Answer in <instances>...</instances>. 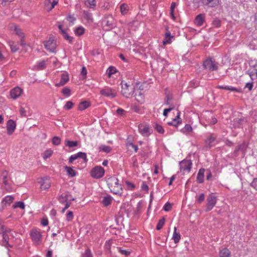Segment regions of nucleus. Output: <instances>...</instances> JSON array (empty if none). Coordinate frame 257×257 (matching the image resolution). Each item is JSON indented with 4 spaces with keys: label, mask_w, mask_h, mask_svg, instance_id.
<instances>
[{
    "label": "nucleus",
    "mask_w": 257,
    "mask_h": 257,
    "mask_svg": "<svg viewBox=\"0 0 257 257\" xmlns=\"http://www.w3.org/2000/svg\"><path fill=\"white\" fill-rule=\"evenodd\" d=\"M172 39L173 38L172 37H168L167 38L166 37H165L164 40H163V44L165 45V44H167L171 43V42H172Z\"/></svg>",
    "instance_id": "e2e57ef3"
},
{
    "label": "nucleus",
    "mask_w": 257,
    "mask_h": 257,
    "mask_svg": "<svg viewBox=\"0 0 257 257\" xmlns=\"http://www.w3.org/2000/svg\"><path fill=\"white\" fill-rule=\"evenodd\" d=\"M99 150L100 151H103L104 152L108 153H110L111 151V148L109 146H106L105 145H101L99 147Z\"/></svg>",
    "instance_id": "7c9ffc66"
},
{
    "label": "nucleus",
    "mask_w": 257,
    "mask_h": 257,
    "mask_svg": "<svg viewBox=\"0 0 257 257\" xmlns=\"http://www.w3.org/2000/svg\"><path fill=\"white\" fill-rule=\"evenodd\" d=\"M100 92L101 94L111 98H113L116 96L114 90L109 87H106L101 90Z\"/></svg>",
    "instance_id": "1a4fd4ad"
},
{
    "label": "nucleus",
    "mask_w": 257,
    "mask_h": 257,
    "mask_svg": "<svg viewBox=\"0 0 257 257\" xmlns=\"http://www.w3.org/2000/svg\"><path fill=\"white\" fill-rule=\"evenodd\" d=\"M192 162L190 160H183L180 163L181 171L189 172L191 169Z\"/></svg>",
    "instance_id": "9b49d317"
},
{
    "label": "nucleus",
    "mask_w": 257,
    "mask_h": 257,
    "mask_svg": "<svg viewBox=\"0 0 257 257\" xmlns=\"http://www.w3.org/2000/svg\"><path fill=\"white\" fill-rule=\"evenodd\" d=\"M83 16L84 18L87 20H88L89 22H92V16L90 13L87 11H84Z\"/></svg>",
    "instance_id": "473e14b6"
},
{
    "label": "nucleus",
    "mask_w": 257,
    "mask_h": 257,
    "mask_svg": "<svg viewBox=\"0 0 257 257\" xmlns=\"http://www.w3.org/2000/svg\"><path fill=\"white\" fill-rule=\"evenodd\" d=\"M230 252L226 248L221 249L219 252V257H230Z\"/></svg>",
    "instance_id": "b1692460"
},
{
    "label": "nucleus",
    "mask_w": 257,
    "mask_h": 257,
    "mask_svg": "<svg viewBox=\"0 0 257 257\" xmlns=\"http://www.w3.org/2000/svg\"><path fill=\"white\" fill-rule=\"evenodd\" d=\"M45 48L50 52H54V50L55 48V44L54 42V40L50 38L49 40L46 42L45 43Z\"/></svg>",
    "instance_id": "2eb2a0df"
},
{
    "label": "nucleus",
    "mask_w": 257,
    "mask_h": 257,
    "mask_svg": "<svg viewBox=\"0 0 257 257\" xmlns=\"http://www.w3.org/2000/svg\"><path fill=\"white\" fill-rule=\"evenodd\" d=\"M85 5H89L91 8H93L96 5L95 0H87L85 2Z\"/></svg>",
    "instance_id": "a18cd8bd"
},
{
    "label": "nucleus",
    "mask_w": 257,
    "mask_h": 257,
    "mask_svg": "<svg viewBox=\"0 0 257 257\" xmlns=\"http://www.w3.org/2000/svg\"><path fill=\"white\" fill-rule=\"evenodd\" d=\"M174 233L172 237V239L174 240L175 243H177L180 241L181 238V235L179 232H177V228L176 227H174Z\"/></svg>",
    "instance_id": "412c9836"
},
{
    "label": "nucleus",
    "mask_w": 257,
    "mask_h": 257,
    "mask_svg": "<svg viewBox=\"0 0 257 257\" xmlns=\"http://www.w3.org/2000/svg\"><path fill=\"white\" fill-rule=\"evenodd\" d=\"M165 222V219L164 217H163L161 219H160L157 225V227H156V229L157 230H160L161 229L162 227L163 226V225H164V223Z\"/></svg>",
    "instance_id": "58836bf2"
},
{
    "label": "nucleus",
    "mask_w": 257,
    "mask_h": 257,
    "mask_svg": "<svg viewBox=\"0 0 257 257\" xmlns=\"http://www.w3.org/2000/svg\"><path fill=\"white\" fill-rule=\"evenodd\" d=\"M138 128L140 133L144 137H148L153 133V130L147 124H140Z\"/></svg>",
    "instance_id": "20e7f679"
},
{
    "label": "nucleus",
    "mask_w": 257,
    "mask_h": 257,
    "mask_svg": "<svg viewBox=\"0 0 257 257\" xmlns=\"http://www.w3.org/2000/svg\"><path fill=\"white\" fill-rule=\"evenodd\" d=\"M104 169L101 166H96L91 171V176L95 179H99L104 174Z\"/></svg>",
    "instance_id": "39448f33"
},
{
    "label": "nucleus",
    "mask_w": 257,
    "mask_h": 257,
    "mask_svg": "<svg viewBox=\"0 0 257 257\" xmlns=\"http://www.w3.org/2000/svg\"><path fill=\"white\" fill-rule=\"evenodd\" d=\"M192 131V128L190 124H187L181 131L184 134H187L188 133L191 132Z\"/></svg>",
    "instance_id": "c9c22d12"
},
{
    "label": "nucleus",
    "mask_w": 257,
    "mask_h": 257,
    "mask_svg": "<svg viewBox=\"0 0 257 257\" xmlns=\"http://www.w3.org/2000/svg\"><path fill=\"white\" fill-rule=\"evenodd\" d=\"M201 2L204 5L210 7H214L219 4V0H201Z\"/></svg>",
    "instance_id": "f3484780"
},
{
    "label": "nucleus",
    "mask_w": 257,
    "mask_h": 257,
    "mask_svg": "<svg viewBox=\"0 0 257 257\" xmlns=\"http://www.w3.org/2000/svg\"><path fill=\"white\" fill-rule=\"evenodd\" d=\"M250 186L257 191V178H254L250 183Z\"/></svg>",
    "instance_id": "4d7b16f0"
},
{
    "label": "nucleus",
    "mask_w": 257,
    "mask_h": 257,
    "mask_svg": "<svg viewBox=\"0 0 257 257\" xmlns=\"http://www.w3.org/2000/svg\"><path fill=\"white\" fill-rule=\"evenodd\" d=\"M65 145L69 148H73L78 145V142L77 141H71L66 140L65 141Z\"/></svg>",
    "instance_id": "c756f323"
},
{
    "label": "nucleus",
    "mask_w": 257,
    "mask_h": 257,
    "mask_svg": "<svg viewBox=\"0 0 257 257\" xmlns=\"http://www.w3.org/2000/svg\"><path fill=\"white\" fill-rule=\"evenodd\" d=\"M120 10L122 15L126 14L128 11V6L127 4H122L120 5Z\"/></svg>",
    "instance_id": "a878e982"
},
{
    "label": "nucleus",
    "mask_w": 257,
    "mask_h": 257,
    "mask_svg": "<svg viewBox=\"0 0 257 257\" xmlns=\"http://www.w3.org/2000/svg\"><path fill=\"white\" fill-rule=\"evenodd\" d=\"M60 142H61V139L60 138L58 137H54L53 139H52V143L54 145H58L60 144Z\"/></svg>",
    "instance_id": "603ef678"
},
{
    "label": "nucleus",
    "mask_w": 257,
    "mask_h": 257,
    "mask_svg": "<svg viewBox=\"0 0 257 257\" xmlns=\"http://www.w3.org/2000/svg\"><path fill=\"white\" fill-rule=\"evenodd\" d=\"M39 183L40 184L41 189H48L51 186V182L49 178L47 177L41 178L39 181Z\"/></svg>",
    "instance_id": "ddd939ff"
},
{
    "label": "nucleus",
    "mask_w": 257,
    "mask_h": 257,
    "mask_svg": "<svg viewBox=\"0 0 257 257\" xmlns=\"http://www.w3.org/2000/svg\"><path fill=\"white\" fill-rule=\"evenodd\" d=\"M16 127V123L12 119H10L7 123V133L9 135L13 134Z\"/></svg>",
    "instance_id": "9d476101"
},
{
    "label": "nucleus",
    "mask_w": 257,
    "mask_h": 257,
    "mask_svg": "<svg viewBox=\"0 0 257 257\" xmlns=\"http://www.w3.org/2000/svg\"><path fill=\"white\" fill-rule=\"evenodd\" d=\"M246 122V120L243 118H235L233 120V125L235 127H238L239 125L242 123V122Z\"/></svg>",
    "instance_id": "c85d7f7f"
},
{
    "label": "nucleus",
    "mask_w": 257,
    "mask_h": 257,
    "mask_svg": "<svg viewBox=\"0 0 257 257\" xmlns=\"http://www.w3.org/2000/svg\"><path fill=\"white\" fill-rule=\"evenodd\" d=\"M14 198L11 196L6 197L3 200V202L5 204H11L14 200Z\"/></svg>",
    "instance_id": "4c0bfd02"
},
{
    "label": "nucleus",
    "mask_w": 257,
    "mask_h": 257,
    "mask_svg": "<svg viewBox=\"0 0 257 257\" xmlns=\"http://www.w3.org/2000/svg\"><path fill=\"white\" fill-rule=\"evenodd\" d=\"M58 0H47L46 2V5L51 4V6L50 10H52L58 4Z\"/></svg>",
    "instance_id": "e433bc0d"
},
{
    "label": "nucleus",
    "mask_w": 257,
    "mask_h": 257,
    "mask_svg": "<svg viewBox=\"0 0 257 257\" xmlns=\"http://www.w3.org/2000/svg\"><path fill=\"white\" fill-rule=\"evenodd\" d=\"M53 151L51 150H46L44 154L43 158L45 160H46L47 158H49L52 154Z\"/></svg>",
    "instance_id": "c03bdc74"
},
{
    "label": "nucleus",
    "mask_w": 257,
    "mask_h": 257,
    "mask_svg": "<svg viewBox=\"0 0 257 257\" xmlns=\"http://www.w3.org/2000/svg\"><path fill=\"white\" fill-rule=\"evenodd\" d=\"M84 257H92V255L90 252V250L89 249H87L86 250L84 254Z\"/></svg>",
    "instance_id": "774afa93"
},
{
    "label": "nucleus",
    "mask_w": 257,
    "mask_h": 257,
    "mask_svg": "<svg viewBox=\"0 0 257 257\" xmlns=\"http://www.w3.org/2000/svg\"><path fill=\"white\" fill-rule=\"evenodd\" d=\"M176 6V3L174 2L172 3L170 7V14L171 17L174 19V11Z\"/></svg>",
    "instance_id": "864d4df0"
},
{
    "label": "nucleus",
    "mask_w": 257,
    "mask_h": 257,
    "mask_svg": "<svg viewBox=\"0 0 257 257\" xmlns=\"http://www.w3.org/2000/svg\"><path fill=\"white\" fill-rule=\"evenodd\" d=\"M69 80L68 74L66 72L63 73L61 75L60 81L55 84V86L57 87H60L63 86Z\"/></svg>",
    "instance_id": "4468645a"
},
{
    "label": "nucleus",
    "mask_w": 257,
    "mask_h": 257,
    "mask_svg": "<svg viewBox=\"0 0 257 257\" xmlns=\"http://www.w3.org/2000/svg\"><path fill=\"white\" fill-rule=\"evenodd\" d=\"M73 218V213L72 211H69L66 214V219L68 221H70Z\"/></svg>",
    "instance_id": "5fc2aeb1"
},
{
    "label": "nucleus",
    "mask_w": 257,
    "mask_h": 257,
    "mask_svg": "<svg viewBox=\"0 0 257 257\" xmlns=\"http://www.w3.org/2000/svg\"><path fill=\"white\" fill-rule=\"evenodd\" d=\"M180 113V112H179L178 113V114H177V118H174L171 122H168V124H169V125H174V126H177L178 124L181 123V121L178 120L179 119H180V117H179Z\"/></svg>",
    "instance_id": "393cba45"
},
{
    "label": "nucleus",
    "mask_w": 257,
    "mask_h": 257,
    "mask_svg": "<svg viewBox=\"0 0 257 257\" xmlns=\"http://www.w3.org/2000/svg\"><path fill=\"white\" fill-rule=\"evenodd\" d=\"M23 90L21 88L16 87L11 90L10 95L13 99H16L20 96Z\"/></svg>",
    "instance_id": "f8f14e48"
},
{
    "label": "nucleus",
    "mask_w": 257,
    "mask_h": 257,
    "mask_svg": "<svg viewBox=\"0 0 257 257\" xmlns=\"http://www.w3.org/2000/svg\"><path fill=\"white\" fill-rule=\"evenodd\" d=\"M121 93L123 96L126 98H128L130 96L133 95L135 92V86L133 84H131L130 82H124L122 81L121 83Z\"/></svg>",
    "instance_id": "f03ea898"
},
{
    "label": "nucleus",
    "mask_w": 257,
    "mask_h": 257,
    "mask_svg": "<svg viewBox=\"0 0 257 257\" xmlns=\"http://www.w3.org/2000/svg\"><path fill=\"white\" fill-rule=\"evenodd\" d=\"M20 112L22 116H26V110L25 108L21 107L20 108Z\"/></svg>",
    "instance_id": "69168bd1"
},
{
    "label": "nucleus",
    "mask_w": 257,
    "mask_h": 257,
    "mask_svg": "<svg viewBox=\"0 0 257 257\" xmlns=\"http://www.w3.org/2000/svg\"><path fill=\"white\" fill-rule=\"evenodd\" d=\"M2 176L3 177V183L5 185H7V183H8V179H7L8 172L6 171H4L3 172Z\"/></svg>",
    "instance_id": "6e6d98bb"
},
{
    "label": "nucleus",
    "mask_w": 257,
    "mask_h": 257,
    "mask_svg": "<svg viewBox=\"0 0 257 257\" xmlns=\"http://www.w3.org/2000/svg\"><path fill=\"white\" fill-rule=\"evenodd\" d=\"M107 185L110 191L117 195H121L122 189L121 185L118 183V180L115 177H111L107 180Z\"/></svg>",
    "instance_id": "f257e3e1"
},
{
    "label": "nucleus",
    "mask_w": 257,
    "mask_h": 257,
    "mask_svg": "<svg viewBox=\"0 0 257 257\" xmlns=\"http://www.w3.org/2000/svg\"><path fill=\"white\" fill-rule=\"evenodd\" d=\"M90 105V103L87 101H84L80 102L78 107V109L79 110H83L88 108Z\"/></svg>",
    "instance_id": "4be33fe9"
},
{
    "label": "nucleus",
    "mask_w": 257,
    "mask_h": 257,
    "mask_svg": "<svg viewBox=\"0 0 257 257\" xmlns=\"http://www.w3.org/2000/svg\"><path fill=\"white\" fill-rule=\"evenodd\" d=\"M172 208V204L169 202H167L164 205L163 209L166 211H169Z\"/></svg>",
    "instance_id": "bf43d9fd"
},
{
    "label": "nucleus",
    "mask_w": 257,
    "mask_h": 257,
    "mask_svg": "<svg viewBox=\"0 0 257 257\" xmlns=\"http://www.w3.org/2000/svg\"><path fill=\"white\" fill-rule=\"evenodd\" d=\"M126 184L127 185V187L128 189L133 190L135 187V185L130 182L126 181Z\"/></svg>",
    "instance_id": "338daca9"
},
{
    "label": "nucleus",
    "mask_w": 257,
    "mask_h": 257,
    "mask_svg": "<svg viewBox=\"0 0 257 257\" xmlns=\"http://www.w3.org/2000/svg\"><path fill=\"white\" fill-rule=\"evenodd\" d=\"M204 21V16L203 14H199L195 18V23L198 26L202 25Z\"/></svg>",
    "instance_id": "aec40b11"
},
{
    "label": "nucleus",
    "mask_w": 257,
    "mask_h": 257,
    "mask_svg": "<svg viewBox=\"0 0 257 257\" xmlns=\"http://www.w3.org/2000/svg\"><path fill=\"white\" fill-rule=\"evenodd\" d=\"M87 70H86V69L85 67H83L82 68V70H81V75L82 76V78L83 79H84L86 78V75H87Z\"/></svg>",
    "instance_id": "052dcab7"
},
{
    "label": "nucleus",
    "mask_w": 257,
    "mask_h": 257,
    "mask_svg": "<svg viewBox=\"0 0 257 257\" xmlns=\"http://www.w3.org/2000/svg\"><path fill=\"white\" fill-rule=\"evenodd\" d=\"M204 169H200L198 173L197 177V181L199 183H202L204 181Z\"/></svg>",
    "instance_id": "6ab92c4d"
},
{
    "label": "nucleus",
    "mask_w": 257,
    "mask_h": 257,
    "mask_svg": "<svg viewBox=\"0 0 257 257\" xmlns=\"http://www.w3.org/2000/svg\"><path fill=\"white\" fill-rule=\"evenodd\" d=\"M62 35L66 40L69 41V43H71L72 42L73 37L70 36L66 31H62Z\"/></svg>",
    "instance_id": "72a5a7b5"
},
{
    "label": "nucleus",
    "mask_w": 257,
    "mask_h": 257,
    "mask_svg": "<svg viewBox=\"0 0 257 257\" xmlns=\"http://www.w3.org/2000/svg\"><path fill=\"white\" fill-rule=\"evenodd\" d=\"M172 99V95H170L169 94H166V97H165V100H164L165 103L167 105H172L171 104H170V101H171V100Z\"/></svg>",
    "instance_id": "37998d69"
},
{
    "label": "nucleus",
    "mask_w": 257,
    "mask_h": 257,
    "mask_svg": "<svg viewBox=\"0 0 257 257\" xmlns=\"http://www.w3.org/2000/svg\"><path fill=\"white\" fill-rule=\"evenodd\" d=\"M85 29L82 27H78L75 31V33L78 36H81L84 33Z\"/></svg>",
    "instance_id": "ea45409f"
},
{
    "label": "nucleus",
    "mask_w": 257,
    "mask_h": 257,
    "mask_svg": "<svg viewBox=\"0 0 257 257\" xmlns=\"http://www.w3.org/2000/svg\"><path fill=\"white\" fill-rule=\"evenodd\" d=\"M25 204H24V202H21V201L16 202L13 205V207L14 208L19 207V208H20L21 209H24L25 208Z\"/></svg>",
    "instance_id": "79ce46f5"
},
{
    "label": "nucleus",
    "mask_w": 257,
    "mask_h": 257,
    "mask_svg": "<svg viewBox=\"0 0 257 257\" xmlns=\"http://www.w3.org/2000/svg\"><path fill=\"white\" fill-rule=\"evenodd\" d=\"M224 89L227 90H230V91H235V92L239 91V90L237 88L232 87V86H225Z\"/></svg>",
    "instance_id": "680f3d73"
},
{
    "label": "nucleus",
    "mask_w": 257,
    "mask_h": 257,
    "mask_svg": "<svg viewBox=\"0 0 257 257\" xmlns=\"http://www.w3.org/2000/svg\"><path fill=\"white\" fill-rule=\"evenodd\" d=\"M76 156L78 158H81L85 162L87 161L86 155L85 153L83 152H79L77 154H76Z\"/></svg>",
    "instance_id": "a19ab883"
},
{
    "label": "nucleus",
    "mask_w": 257,
    "mask_h": 257,
    "mask_svg": "<svg viewBox=\"0 0 257 257\" xmlns=\"http://www.w3.org/2000/svg\"><path fill=\"white\" fill-rule=\"evenodd\" d=\"M135 98L136 100L140 103H143L144 102V95L140 90H138L135 93Z\"/></svg>",
    "instance_id": "a211bd4d"
},
{
    "label": "nucleus",
    "mask_w": 257,
    "mask_h": 257,
    "mask_svg": "<svg viewBox=\"0 0 257 257\" xmlns=\"http://www.w3.org/2000/svg\"><path fill=\"white\" fill-rule=\"evenodd\" d=\"M207 203L206 205L205 211L206 212L210 211L216 203V198L215 196L209 195L207 199Z\"/></svg>",
    "instance_id": "6e6552de"
},
{
    "label": "nucleus",
    "mask_w": 257,
    "mask_h": 257,
    "mask_svg": "<svg viewBox=\"0 0 257 257\" xmlns=\"http://www.w3.org/2000/svg\"><path fill=\"white\" fill-rule=\"evenodd\" d=\"M65 168L69 176L74 177L76 175L75 171L72 168L66 166Z\"/></svg>",
    "instance_id": "2f4dec72"
},
{
    "label": "nucleus",
    "mask_w": 257,
    "mask_h": 257,
    "mask_svg": "<svg viewBox=\"0 0 257 257\" xmlns=\"http://www.w3.org/2000/svg\"><path fill=\"white\" fill-rule=\"evenodd\" d=\"M155 128L158 133L160 134H163L164 132V130L163 129V127L158 124H155Z\"/></svg>",
    "instance_id": "3c124183"
},
{
    "label": "nucleus",
    "mask_w": 257,
    "mask_h": 257,
    "mask_svg": "<svg viewBox=\"0 0 257 257\" xmlns=\"http://www.w3.org/2000/svg\"><path fill=\"white\" fill-rule=\"evenodd\" d=\"M215 140V137H213L212 135L210 136L209 138L206 140L205 143L206 145L209 148L212 146V143Z\"/></svg>",
    "instance_id": "cd10ccee"
},
{
    "label": "nucleus",
    "mask_w": 257,
    "mask_h": 257,
    "mask_svg": "<svg viewBox=\"0 0 257 257\" xmlns=\"http://www.w3.org/2000/svg\"><path fill=\"white\" fill-rule=\"evenodd\" d=\"M62 93L66 96H69L71 94V90L68 87H64L62 91Z\"/></svg>",
    "instance_id": "49530a36"
},
{
    "label": "nucleus",
    "mask_w": 257,
    "mask_h": 257,
    "mask_svg": "<svg viewBox=\"0 0 257 257\" xmlns=\"http://www.w3.org/2000/svg\"><path fill=\"white\" fill-rule=\"evenodd\" d=\"M45 67L46 63L44 61L39 62L38 64L35 66L37 70H43Z\"/></svg>",
    "instance_id": "f704fd0d"
},
{
    "label": "nucleus",
    "mask_w": 257,
    "mask_h": 257,
    "mask_svg": "<svg viewBox=\"0 0 257 257\" xmlns=\"http://www.w3.org/2000/svg\"><path fill=\"white\" fill-rule=\"evenodd\" d=\"M203 67L209 71H215L218 69V63L211 58L207 59L204 61Z\"/></svg>",
    "instance_id": "7ed1b4c3"
},
{
    "label": "nucleus",
    "mask_w": 257,
    "mask_h": 257,
    "mask_svg": "<svg viewBox=\"0 0 257 257\" xmlns=\"http://www.w3.org/2000/svg\"><path fill=\"white\" fill-rule=\"evenodd\" d=\"M112 199V197L110 196H104L103 198L102 203L104 206H107L111 204Z\"/></svg>",
    "instance_id": "5701e85b"
},
{
    "label": "nucleus",
    "mask_w": 257,
    "mask_h": 257,
    "mask_svg": "<svg viewBox=\"0 0 257 257\" xmlns=\"http://www.w3.org/2000/svg\"><path fill=\"white\" fill-rule=\"evenodd\" d=\"M71 195L70 194H66L65 195H61L58 198V200L61 203H64L65 202L68 201L69 197H70Z\"/></svg>",
    "instance_id": "bb28decb"
},
{
    "label": "nucleus",
    "mask_w": 257,
    "mask_h": 257,
    "mask_svg": "<svg viewBox=\"0 0 257 257\" xmlns=\"http://www.w3.org/2000/svg\"><path fill=\"white\" fill-rule=\"evenodd\" d=\"M9 45L13 52H16L18 50V47L15 45V43L13 41H10L9 42Z\"/></svg>",
    "instance_id": "de8ad7c7"
},
{
    "label": "nucleus",
    "mask_w": 257,
    "mask_h": 257,
    "mask_svg": "<svg viewBox=\"0 0 257 257\" xmlns=\"http://www.w3.org/2000/svg\"><path fill=\"white\" fill-rule=\"evenodd\" d=\"M2 236L4 242L6 243L5 245H8L9 242V236L6 233H2Z\"/></svg>",
    "instance_id": "8fccbe9b"
},
{
    "label": "nucleus",
    "mask_w": 257,
    "mask_h": 257,
    "mask_svg": "<svg viewBox=\"0 0 257 257\" xmlns=\"http://www.w3.org/2000/svg\"><path fill=\"white\" fill-rule=\"evenodd\" d=\"M248 72L251 80L257 79V64H254Z\"/></svg>",
    "instance_id": "dca6fc26"
},
{
    "label": "nucleus",
    "mask_w": 257,
    "mask_h": 257,
    "mask_svg": "<svg viewBox=\"0 0 257 257\" xmlns=\"http://www.w3.org/2000/svg\"><path fill=\"white\" fill-rule=\"evenodd\" d=\"M116 72V69L112 66H110L109 67L107 70V74L109 77H110L111 75Z\"/></svg>",
    "instance_id": "09e8293b"
},
{
    "label": "nucleus",
    "mask_w": 257,
    "mask_h": 257,
    "mask_svg": "<svg viewBox=\"0 0 257 257\" xmlns=\"http://www.w3.org/2000/svg\"><path fill=\"white\" fill-rule=\"evenodd\" d=\"M73 106V103L71 101H68L66 102L64 106V108L67 109H71Z\"/></svg>",
    "instance_id": "13d9d810"
},
{
    "label": "nucleus",
    "mask_w": 257,
    "mask_h": 257,
    "mask_svg": "<svg viewBox=\"0 0 257 257\" xmlns=\"http://www.w3.org/2000/svg\"><path fill=\"white\" fill-rule=\"evenodd\" d=\"M30 236L34 243L38 244L41 240L42 234L40 230L37 228L33 229L30 233Z\"/></svg>",
    "instance_id": "423d86ee"
},
{
    "label": "nucleus",
    "mask_w": 257,
    "mask_h": 257,
    "mask_svg": "<svg viewBox=\"0 0 257 257\" xmlns=\"http://www.w3.org/2000/svg\"><path fill=\"white\" fill-rule=\"evenodd\" d=\"M102 24L104 27H107V30L111 29L115 26V21L112 16H106L102 21Z\"/></svg>",
    "instance_id": "0eeeda50"
},
{
    "label": "nucleus",
    "mask_w": 257,
    "mask_h": 257,
    "mask_svg": "<svg viewBox=\"0 0 257 257\" xmlns=\"http://www.w3.org/2000/svg\"><path fill=\"white\" fill-rule=\"evenodd\" d=\"M15 32L16 34L19 35V36L21 37L22 39H24V35L23 32L21 31V30L18 28H15Z\"/></svg>",
    "instance_id": "0e129e2a"
}]
</instances>
